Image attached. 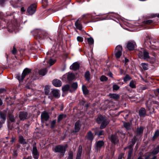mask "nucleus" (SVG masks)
<instances>
[{"label":"nucleus","instance_id":"nucleus-59","mask_svg":"<svg viewBox=\"0 0 159 159\" xmlns=\"http://www.w3.org/2000/svg\"><path fill=\"white\" fill-rule=\"evenodd\" d=\"M4 90V89H0V93H2Z\"/></svg>","mask_w":159,"mask_h":159},{"label":"nucleus","instance_id":"nucleus-61","mask_svg":"<svg viewBox=\"0 0 159 159\" xmlns=\"http://www.w3.org/2000/svg\"><path fill=\"white\" fill-rule=\"evenodd\" d=\"M42 1L43 2H45L46 3H48V1L47 0H42Z\"/></svg>","mask_w":159,"mask_h":159},{"label":"nucleus","instance_id":"nucleus-37","mask_svg":"<svg viewBox=\"0 0 159 159\" xmlns=\"http://www.w3.org/2000/svg\"><path fill=\"white\" fill-rule=\"evenodd\" d=\"M141 66L144 70H146L148 69V64L146 63H142L141 64Z\"/></svg>","mask_w":159,"mask_h":159},{"label":"nucleus","instance_id":"nucleus-44","mask_svg":"<svg viewBox=\"0 0 159 159\" xmlns=\"http://www.w3.org/2000/svg\"><path fill=\"white\" fill-rule=\"evenodd\" d=\"M131 78L129 76V75H126L124 79V81L126 82L128 80H129Z\"/></svg>","mask_w":159,"mask_h":159},{"label":"nucleus","instance_id":"nucleus-47","mask_svg":"<svg viewBox=\"0 0 159 159\" xmlns=\"http://www.w3.org/2000/svg\"><path fill=\"white\" fill-rule=\"evenodd\" d=\"M77 39L79 42H82L83 41V38L80 36H78L77 38Z\"/></svg>","mask_w":159,"mask_h":159},{"label":"nucleus","instance_id":"nucleus-21","mask_svg":"<svg viewBox=\"0 0 159 159\" xmlns=\"http://www.w3.org/2000/svg\"><path fill=\"white\" fill-rule=\"evenodd\" d=\"M69 90L71 92L73 90L71 89H70V86L69 85H66L63 86L62 88V90L63 91H67Z\"/></svg>","mask_w":159,"mask_h":159},{"label":"nucleus","instance_id":"nucleus-23","mask_svg":"<svg viewBox=\"0 0 159 159\" xmlns=\"http://www.w3.org/2000/svg\"><path fill=\"white\" fill-rule=\"evenodd\" d=\"M136 81L132 80L130 81L129 84V86L132 88H135L136 87Z\"/></svg>","mask_w":159,"mask_h":159},{"label":"nucleus","instance_id":"nucleus-34","mask_svg":"<svg viewBox=\"0 0 159 159\" xmlns=\"http://www.w3.org/2000/svg\"><path fill=\"white\" fill-rule=\"evenodd\" d=\"M0 118L2 120L5 121L6 119V115L4 113L0 112Z\"/></svg>","mask_w":159,"mask_h":159},{"label":"nucleus","instance_id":"nucleus-63","mask_svg":"<svg viewBox=\"0 0 159 159\" xmlns=\"http://www.w3.org/2000/svg\"><path fill=\"white\" fill-rule=\"evenodd\" d=\"M14 140H15V139L13 138H12L11 140V141L12 142H13L14 141Z\"/></svg>","mask_w":159,"mask_h":159},{"label":"nucleus","instance_id":"nucleus-49","mask_svg":"<svg viewBox=\"0 0 159 159\" xmlns=\"http://www.w3.org/2000/svg\"><path fill=\"white\" fill-rule=\"evenodd\" d=\"M56 124V121L55 120H53L52 121L51 123V127L53 128L55 125Z\"/></svg>","mask_w":159,"mask_h":159},{"label":"nucleus","instance_id":"nucleus-35","mask_svg":"<svg viewBox=\"0 0 159 159\" xmlns=\"http://www.w3.org/2000/svg\"><path fill=\"white\" fill-rule=\"evenodd\" d=\"M104 145V142L102 141H98L97 144V147L98 148L101 147Z\"/></svg>","mask_w":159,"mask_h":159},{"label":"nucleus","instance_id":"nucleus-17","mask_svg":"<svg viewBox=\"0 0 159 159\" xmlns=\"http://www.w3.org/2000/svg\"><path fill=\"white\" fill-rule=\"evenodd\" d=\"M82 152V147L80 145L79 147V149L77 154L76 159H80Z\"/></svg>","mask_w":159,"mask_h":159},{"label":"nucleus","instance_id":"nucleus-30","mask_svg":"<svg viewBox=\"0 0 159 159\" xmlns=\"http://www.w3.org/2000/svg\"><path fill=\"white\" fill-rule=\"evenodd\" d=\"M39 31V33H40V34H39V35L41 37H42V36H43V38H45L47 36V35L48 34L46 32H45L43 31L40 30Z\"/></svg>","mask_w":159,"mask_h":159},{"label":"nucleus","instance_id":"nucleus-38","mask_svg":"<svg viewBox=\"0 0 159 159\" xmlns=\"http://www.w3.org/2000/svg\"><path fill=\"white\" fill-rule=\"evenodd\" d=\"M66 117V115L63 114H61L58 116V121H60L63 118Z\"/></svg>","mask_w":159,"mask_h":159},{"label":"nucleus","instance_id":"nucleus-5","mask_svg":"<svg viewBox=\"0 0 159 159\" xmlns=\"http://www.w3.org/2000/svg\"><path fill=\"white\" fill-rule=\"evenodd\" d=\"M122 48L121 46L118 45L117 46L115 49V55L117 58L120 57L122 55Z\"/></svg>","mask_w":159,"mask_h":159},{"label":"nucleus","instance_id":"nucleus-8","mask_svg":"<svg viewBox=\"0 0 159 159\" xmlns=\"http://www.w3.org/2000/svg\"><path fill=\"white\" fill-rule=\"evenodd\" d=\"M32 154L34 159H38L39 155L36 147L35 145L33 147Z\"/></svg>","mask_w":159,"mask_h":159},{"label":"nucleus","instance_id":"nucleus-24","mask_svg":"<svg viewBox=\"0 0 159 159\" xmlns=\"http://www.w3.org/2000/svg\"><path fill=\"white\" fill-rule=\"evenodd\" d=\"M53 96L56 97H58L59 96V91L58 90L54 89L52 91Z\"/></svg>","mask_w":159,"mask_h":159},{"label":"nucleus","instance_id":"nucleus-31","mask_svg":"<svg viewBox=\"0 0 159 159\" xmlns=\"http://www.w3.org/2000/svg\"><path fill=\"white\" fill-rule=\"evenodd\" d=\"M131 124L129 123L124 122V126L127 129H129L130 128Z\"/></svg>","mask_w":159,"mask_h":159},{"label":"nucleus","instance_id":"nucleus-33","mask_svg":"<svg viewBox=\"0 0 159 159\" xmlns=\"http://www.w3.org/2000/svg\"><path fill=\"white\" fill-rule=\"evenodd\" d=\"M78 87V84L76 82L73 83L71 85V88L73 89V91L76 90Z\"/></svg>","mask_w":159,"mask_h":159},{"label":"nucleus","instance_id":"nucleus-55","mask_svg":"<svg viewBox=\"0 0 159 159\" xmlns=\"http://www.w3.org/2000/svg\"><path fill=\"white\" fill-rule=\"evenodd\" d=\"M31 157H24L23 159H31Z\"/></svg>","mask_w":159,"mask_h":159},{"label":"nucleus","instance_id":"nucleus-16","mask_svg":"<svg viewBox=\"0 0 159 159\" xmlns=\"http://www.w3.org/2000/svg\"><path fill=\"white\" fill-rule=\"evenodd\" d=\"M81 126L80 122L79 121H77L75 125V132H77L80 129Z\"/></svg>","mask_w":159,"mask_h":159},{"label":"nucleus","instance_id":"nucleus-52","mask_svg":"<svg viewBox=\"0 0 159 159\" xmlns=\"http://www.w3.org/2000/svg\"><path fill=\"white\" fill-rule=\"evenodd\" d=\"M132 146H133L135 143V142H136V140L134 138V139L132 140Z\"/></svg>","mask_w":159,"mask_h":159},{"label":"nucleus","instance_id":"nucleus-27","mask_svg":"<svg viewBox=\"0 0 159 159\" xmlns=\"http://www.w3.org/2000/svg\"><path fill=\"white\" fill-rule=\"evenodd\" d=\"M19 142L21 144H25L26 143L25 140L22 136H20L19 137Z\"/></svg>","mask_w":159,"mask_h":159},{"label":"nucleus","instance_id":"nucleus-51","mask_svg":"<svg viewBox=\"0 0 159 159\" xmlns=\"http://www.w3.org/2000/svg\"><path fill=\"white\" fill-rule=\"evenodd\" d=\"M124 155V154L123 153L120 154L117 159H122Z\"/></svg>","mask_w":159,"mask_h":159},{"label":"nucleus","instance_id":"nucleus-43","mask_svg":"<svg viewBox=\"0 0 159 159\" xmlns=\"http://www.w3.org/2000/svg\"><path fill=\"white\" fill-rule=\"evenodd\" d=\"M107 78L104 75L102 76L100 78V80L102 81H107Z\"/></svg>","mask_w":159,"mask_h":159},{"label":"nucleus","instance_id":"nucleus-19","mask_svg":"<svg viewBox=\"0 0 159 159\" xmlns=\"http://www.w3.org/2000/svg\"><path fill=\"white\" fill-rule=\"evenodd\" d=\"M159 152V145L157 146L156 148L152 151V152H151V154H150V155L149 156H150L151 155H155L157 154Z\"/></svg>","mask_w":159,"mask_h":159},{"label":"nucleus","instance_id":"nucleus-50","mask_svg":"<svg viewBox=\"0 0 159 159\" xmlns=\"http://www.w3.org/2000/svg\"><path fill=\"white\" fill-rule=\"evenodd\" d=\"M16 52H17L16 50V49L15 47L14 46V47L13 48V50L12 51V53L13 54H15L16 53Z\"/></svg>","mask_w":159,"mask_h":159},{"label":"nucleus","instance_id":"nucleus-42","mask_svg":"<svg viewBox=\"0 0 159 159\" xmlns=\"http://www.w3.org/2000/svg\"><path fill=\"white\" fill-rule=\"evenodd\" d=\"M10 120L12 122L15 121V119L14 116L12 115H10L9 116Z\"/></svg>","mask_w":159,"mask_h":159},{"label":"nucleus","instance_id":"nucleus-11","mask_svg":"<svg viewBox=\"0 0 159 159\" xmlns=\"http://www.w3.org/2000/svg\"><path fill=\"white\" fill-rule=\"evenodd\" d=\"M81 20V18L78 19L75 22V25L76 28L80 30H81L82 29V26L81 24L80 23V21Z\"/></svg>","mask_w":159,"mask_h":159},{"label":"nucleus","instance_id":"nucleus-41","mask_svg":"<svg viewBox=\"0 0 159 159\" xmlns=\"http://www.w3.org/2000/svg\"><path fill=\"white\" fill-rule=\"evenodd\" d=\"M68 154L69 156L67 159H73V152L71 151H70L69 152Z\"/></svg>","mask_w":159,"mask_h":159},{"label":"nucleus","instance_id":"nucleus-20","mask_svg":"<svg viewBox=\"0 0 159 159\" xmlns=\"http://www.w3.org/2000/svg\"><path fill=\"white\" fill-rule=\"evenodd\" d=\"M75 77V75L72 73H69L68 74L67 78L69 81H71L73 80Z\"/></svg>","mask_w":159,"mask_h":159},{"label":"nucleus","instance_id":"nucleus-10","mask_svg":"<svg viewBox=\"0 0 159 159\" xmlns=\"http://www.w3.org/2000/svg\"><path fill=\"white\" fill-rule=\"evenodd\" d=\"M110 140L112 143L114 144L117 143L119 141L116 134L112 135L110 138Z\"/></svg>","mask_w":159,"mask_h":159},{"label":"nucleus","instance_id":"nucleus-57","mask_svg":"<svg viewBox=\"0 0 159 159\" xmlns=\"http://www.w3.org/2000/svg\"><path fill=\"white\" fill-rule=\"evenodd\" d=\"M25 11V10L24 9V7H22L21 8V11L24 12Z\"/></svg>","mask_w":159,"mask_h":159},{"label":"nucleus","instance_id":"nucleus-62","mask_svg":"<svg viewBox=\"0 0 159 159\" xmlns=\"http://www.w3.org/2000/svg\"><path fill=\"white\" fill-rule=\"evenodd\" d=\"M156 158V156H153L152 158L151 159H155Z\"/></svg>","mask_w":159,"mask_h":159},{"label":"nucleus","instance_id":"nucleus-7","mask_svg":"<svg viewBox=\"0 0 159 159\" xmlns=\"http://www.w3.org/2000/svg\"><path fill=\"white\" fill-rule=\"evenodd\" d=\"M36 6L35 4H32L28 8L27 11L30 15H32L36 11Z\"/></svg>","mask_w":159,"mask_h":159},{"label":"nucleus","instance_id":"nucleus-25","mask_svg":"<svg viewBox=\"0 0 159 159\" xmlns=\"http://www.w3.org/2000/svg\"><path fill=\"white\" fill-rule=\"evenodd\" d=\"M143 127H140L139 128H138L137 129L136 131V134L137 135H140L143 133Z\"/></svg>","mask_w":159,"mask_h":159},{"label":"nucleus","instance_id":"nucleus-22","mask_svg":"<svg viewBox=\"0 0 159 159\" xmlns=\"http://www.w3.org/2000/svg\"><path fill=\"white\" fill-rule=\"evenodd\" d=\"M47 70L46 68L42 69L39 71V75H44L47 73Z\"/></svg>","mask_w":159,"mask_h":159},{"label":"nucleus","instance_id":"nucleus-40","mask_svg":"<svg viewBox=\"0 0 159 159\" xmlns=\"http://www.w3.org/2000/svg\"><path fill=\"white\" fill-rule=\"evenodd\" d=\"M87 41L89 44H92L94 42L93 39L92 38H88Z\"/></svg>","mask_w":159,"mask_h":159},{"label":"nucleus","instance_id":"nucleus-26","mask_svg":"<svg viewBox=\"0 0 159 159\" xmlns=\"http://www.w3.org/2000/svg\"><path fill=\"white\" fill-rule=\"evenodd\" d=\"M109 96L110 98H113L115 100L118 99L119 98V95L116 94H110Z\"/></svg>","mask_w":159,"mask_h":159},{"label":"nucleus","instance_id":"nucleus-36","mask_svg":"<svg viewBox=\"0 0 159 159\" xmlns=\"http://www.w3.org/2000/svg\"><path fill=\"white\" fill-rule=\"evenodd\" d=\"M85 77L87 80H90V73L88 71L86 72L85 74Z\"/></svg>","mask_w":159,"mask_h":159},{"label":"nucleus","instance_id":"nucleus-6","mask_svg":"<svg viewBox=\"0 0 159 159\" xmlns=\"http://www.w3.org/2000/svg\"><path fill=\"white\" fill-rule=\"evenodd\" d=\"M50 54L49 52H47V56L46 57L44 61H46L47 63L49 64L51 66L55 63V60H53L52 58H50V56H49Z\"/></svg>","mask_w":159,"mask_h":159},{"label":"nucleus","instance_id":"nucleus-13","mask_svg":"<svg viewBox=\"0 0 159 159\" xmlns=\"http://www.w3.org/2000/svg\"><path fill=\"white\" fill-rule=\"evenodd\" d=\"M53 84L56 87H59L61 85L62 83L61 81L55 79L52 81Z\"/></svg>","mask_w":159,"mask_h":159},{"label":"nucleus","instance_id":"nucleus-48","mask_svg":"<svg viewBox=\"0 0 159 159\" xmlns=\"http://www.w3.org/2000/svg\"><path fill=\"white\" fill-rule=\"evenodd\" d=\"M132 149H130V150L128 152V157H131V156L132 154Z\"/></svg>","mask_w":159,"mask_h":159},{"label":"nucleus","instance_id":"nucleus-12","mask_svg":"<svg viewBox=\"0 0 159 159\" xmlns=\"http://www.w3.org/2000/svg\"><path fill=\"white\" fill-rule=\"evenodd\" d=\"M27 113L24 111L20 112L19 114V118L20 120H24L27 118Z\"/></svg>","mask_w":159,"mask_h":159},{"label":"nucleus","instance_id":"nucleus-39","mask_svg":"<svg viewBox=\"0 0 159 159\" xmlns=\"http://www.w3.org/2000/svg\"><path fill=\"white\" fill-rule=\"evenodd\" d=\"M49 87L48 86H46L44 89V92L45 94L48 95L49 94Z\"/></svg>","mask_w":159,"mask_h":159},{"label":"nucleus","instance_id":"nucleus-15","mask_svg":"<svg viewBox=\"0 0 159 159\" xmlns=\"http://www.w3.org/2000/svg\"><path fill=\"white\" fill-rule=\"evenodd\" d=\"M79 64L77 62H75L70 66V69L74 70H76L79 68Z\"/></svg>","mask_w":159,"mask_h":159},{"label":"nucleus","instance_id":"nucleus-45","mask_svg":"<svg viewBox=\"0 0 159 159\" xmlns=\"http://www.w3.org/2000/svg\"><path fill=\"white\" fill-rule=\"evenodd\" d=\"M96 134L98 136H100L101 135L103 134L104 131L103 130H102L98 132H95Z\"/></svg>","mask_w":159,"mask_h":159},{"label":"nucleus","instance_id":"nucleus-3","mask_svg":"<svg viewBox=\"0 0 159 159\" xmlns=\"http://www.w3.org/2000/svg\"><path fill=\"white\" fill-rule=\"evenodd\" d=\"M66 148L65 146L58 145L55 148L54 151L55 152H59L63 155L66 152Z\"/></svg>","mask_w":159,"mask_h":159},{"label":"nucleus","instance_id":"nucleus-58","mask_svg":"<svg viewBox=\"0 0 159 159\" xmlns=\"http://www.w3.org/2000/svg\"><path fill=\"white\" fill-rule=\"evenodd\" d=\"M129 61V60L126 58H125V62L126 63Z\"/></svg>","mask_w":159,"mask_h":159},{"label":"nucleus","instance_id":"nucleus-64","mask_svg":"<svg viewBox=\"0 0 159 159\" xmlns=\"http://www.w3.org/2000/svg\"><path fill=\"white\" fill-rule=\"evenodd\" d=\"M157 91L158 93H159V89H157Z\"/></svg>","mask_w":159,"mask_h":159},{"label":"nucleus","instance_id":"nucleus-60","mask_svg":"<svg viewBox=\"0 0 159 159\" xmlns=\"http://www.w3.org/2000/svg\"><path fill=\"white\" fill-rule=\"evenodd\" d=\"M2 102L1 99H0V106L2 105Z\"/></svg>","mask_w":159,"mask_h":159},{"label":"nucleus","instance_id":"nucleus-9","mask_svg":"<svg viewBox=\"0 0 159 159\" xmlns=\"http://www.w3.org/2000/svg\"><path fill=\"white\" fill-rule=\"evenodd\" d=\"M49 116L46 112H43L41 114V119L42 120L47 121L49 118Z\"/></svg>","mask_w":159,"mask_h":159},{"label":"nucleus","instance_id":"nucleus-1","mask_svg":"<svg viewBox=\"0 0 159 159\" xmlns=\"http://www.w3.org/2000/svg\"><path fill=\"white\" fill-rule=\"evenodd\" d=\"M96 121L98 124H101L100 126V128L101 129L104 128L109 122V121L107 120L105 117L102 116H98L96 120Z\"/></svg>","mask_w":159,"mask_h":159},{"label":"nucleus","instance_id":"nucleus-18","mask_svg":"<svg viewBox=\"0 0 159 159\" xmlns=\"http://www.w3.org/2000/svg\"><path fill=\"white\" fill-rule=\"evenodd\" d=\"M139 115L141 116H144L146 114V110L145 108H141L139 111Z\"/></svg>","mask_w":159,"mask_h":159},{"label":"nucleus","instance_id":"nucleus-32","mask_svg":"<svg viewBox=\"0 0 159 159\" xmlns=\"http://www.w3.org/2000/svg\"><path fill=\"white\" fill-rule=\"evenodd\" d=\"M159 136V130H157L154 134V136L152 137V139L154 140L155 139L157 138Z\"/></svg>","mask_w":159,"mask_h":159},{"label":"nucleus","instance_id":"nucleus-14","mask_svg":"<svg viewBox=\"0 0 159 159\" xmlns=\"http://www.w3.org/2000/svg\"><path fill=\"white\" fill-rule=\"evenodd\" d=\"M135 45L134 42H129L128 43L127 46L128 49L130 50H133Z\"/></svg>","mask_w":159,"mask_h":159},{"label":"nucleus","instance_id":"nucleus-29","mask_svg":"<svg viewBox=\"0 0 159 159\" xmlns=\"http://www.w3.org/2000/svg\"><path fill=\"white\" fill-rule=\"evenodd\" d=\"M82 89L84 94L86 95L88 93V90L86 87L85 85H82Z\"/></svg>","mask_w":159,"mask_h":159},{"label":"nucleus","instance_id":"nucleus-54","mask_svg":"<svg viewBox=\"0 0 159 159\" xmlns=\"http://www.w3.org/2000/svg\"><path fill=\"white\" fill-rule=\"evenodd\" d=\"M87 14H84L82 16L81 18H80L81 19V20H82L83 18H84L86 17V16H87Z\"/></svg>","mask_w":159,"mask_h":159},{"label":"nucleus","instance_id":"nucleus-28","mask_svg":"<svg viewBox=\"0 0 159 159\" xmlns=\"http://www.w3.org/2000/svg\"><path fill=\"white\" fill-rule=\"evenodd\" d=\"M87 138L89 140L92 141L93 139V134L91 131H89L87 134Z\"/></svg>","mask_w":159,"mask_h":159},{"label":"nucleus","instance_id":"nucleus-46","mask_svg":"<svg viewBox=\"0 0 159 159\" xmlns=\"http://www.w3.org/2000/svg\"><path fill=\"white\" fill-rule=\"evenodd\" d=\"M119 86L116 84L114 85L113 86V90H117L119 89Z\"/></svg>","mask_w":159,"mask_h":159},{"label":"nucleus","instance_id":"nucleus-4","mask_svg":"<svg viewBox=\"0 0 159 159\" xmlns=\"http://www.w3.org/2000/svg\"><path fill=\"white\" fill-rule=\"evenodd\" d=\"M138 54L139 57L141 59L146 60L149 58L148 53L144 50H143V52L139 51Z\"/></svg>","mask_w":159,"mask_h":159},{"label":"nucleus","instance_id":"nucleus-56","mask_svg":"<svg viewBox=\"0 0 159 159\" xmlns=\"http://www.w3.org/2000/svg\"><path fill=\"white\" fill-rule=\"evenodd\" d=\"M108 75L110 77H112V74L110 72L108 73Z\"/></svg>","mask_w":159,"mask_h":159},{"label":"nucleus","instance_id":"nucleus-53","mask_svg":"<svg viewBox=\"0 0 159 159\" xmlns=\"http://www.w3.org/2000/svg\"><path fill=\"white\" fill-rule=\"evenodd\" d=\"M152 22V21L150 20H147L146 21V23L147 24H150Z\"/></svg>","mask_w":159,"mask_h":159},{"label":"nucleus","instance_id":"nucleus-2","mask_svg":"<svg viewBox=\"0 0 159 159\" xmlns=\"http://www.w3.org/2000/svg\"><path fill=\"white\" fill-rule=\"evenodd\" d=\"M30 72V70L27 68H26L23 70L21 75H17V78L20 82L22 81L25 76L28 75Z\"/></svg>","mask_w":159,"mask_h":159}]
</instances>
